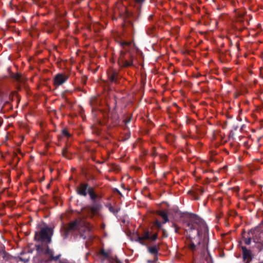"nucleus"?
<instances>
[{
    "label": "nucleus",
    "instance_id": "obj_1",
    "mask_svg": "<svg viewBox=\"0 0 263 263\" xmlns=\"http://www.w3.org/2000/svg\"><path fill=\"white\" fill-rule=\"evenodd\" d=\"M183 226L186 228L187 246L193 254L199 253L198 263H210L212 257L208 251L209 228L205 221L193 213L181 216Z\"/></svg>",
    "mask_w": 263,
    "mask_h": 263
},
{
    "label": "nucleus",
    "instance_id": "obj_2",
    "mask_svg": "<svg viewBox=\"0 0 263 263\" xmlns=\"http://www.w3.org/2000/svg\"><path fill=\"white\" fill-rule=\"evenodd\" d=\"M120 45L123 50L120 51V54L118 58V65L122 68L133 66L134 55L129 49L132 45L131 42L123 41L120 42Z\"/></svg>",
    "mask_w": 263,
    "mask_h": 263
},
{
    "label": "nucleus",
    "instance_id": "obj_3",
    "mask_svg": "<svg viewBox=\"0 0 263 263\" xmlns=\"http://www.w3.org/2000/svg\"><path fill=\"white\" fill-rule=\"evenodd\" d=\"M53 231L51 228L47 226L42 227L39 231L35 232L34 240L36 241L50 243Z\"/></svg>",
    "mask_w": 263,
    "mask_h": 263
},
{
    "label": "nucleus",
    "instance_id": "obj_4",
    "mask_svg": "<svg viewBox=\"0 0 263 263\" xmlns=\"http://www.w3.org/2000/svg\"><path fill=\"white\" fill-rule=\"evenodd\" d=\"M80 227H82L81 219H77L74 221H72L69 223L68 227H63L61 231V235L64 239H66L70 231H74L76 230H80Z\"/></svg>",
    "mask_w": 263,
    "mask_h": 263
},
{
    "label": "nucleus",
    "instance_id": "obj_5",
    "mask_svg": "<svg viewBox=\"0 0 263 263\" xmlns=\"http://www.w3.org/2000/svg\"><path fill=\"white\" fill-rule=\"evenodd\" d=\"M102 207V205L99 202L93 201L91 205L85 207L84 210L87 216L93 218L95 215L98 214Z\"/></svg>",
    "mask_w": 263,
    "mask_h": 263
},
{
    "label": "nucleus",
    "instance_id": "obj_6",
    "mask_svg": "<svg viewBox=\"0 0 263 263\" xmlns=\"http://www.w3.org/2000/svg\"><path fill=\"white\" fill-rule=\"evenodd\" d=\"M157 233H155L153 235H151V234L148 231H144L143 235L141 236H137V238L135 239V241L140 243L143 246H146V244L144 240H151L152 241H155L157 239Z\"/></svg>",
    "mask_w": 263,
    "mask_h": 263
},
{
    "label": "nucleus",
    "instance_id": "obj_7",
    "mask_svg": "<svg viewBox=\"0 0 263 263\" xmlns=\"http://www.w3.org/2000/svg\"><path fill=\"white\" fill-rule=\"evenodd\" d=\"M259 234L258 231L256 230H251L248 232L249 237L248 238H245L243 237V239L246 245H249L251 243V240L252 239L254 242H258L259 240L257 238V235Z\"/></svg>",
    "mask_w": 263,
    "mask_h": 263
},
{
    "label": "nucleus",
    "instance_id": "obj_8",
    "mask_svg": "<svg viewBox=\"0 0 263 263\" xmlns=\"http://www.w3.org/2000/svg\"><path fill=\"white\" fill-rule=\"evenodd\" d=\"M108 79L111 83H117L119 80V72L113 68L109 69L107 71Z\"/></svg>",
    "mask_w": 263,
    "mask_h": 263
},
{
    "label": "nucleus",
    "instance_id": "obj_9",
    "mask_svg": "<svg viewBox=\"0 0 263 263\" xmlns=\"http://www.w3.org/2000/svg\"><path fill=\"white\" fill-rule=\"evenodd\" d=\"M68 78V76L66 74L58 73L53 78V84L57 86L61 85L67 81Z\"/></svg>",
    "mask_w": 263,
    "mask_h": 263
},
{
    "label": "nucleus",
    "instance_id": "obj_10",
    "mask_svg": "<svg viewBox=\"0 0 263 263\" xmlns=\"http://www.w3.org/2000/svg\"><path fill=\"white\" fill-rule=\"evenodd\" d=\"M89 184L86 183H81L79 186L77 187V193L78 195L86 197L87 195L88 189H89Z\"/></svg>",
    "mask_w": 263,
    "mask_h": 263
},
{
    "label": "nucleus",
    "instance_id": "obj_11",
    "mask_svg": "<svg viewBox=\"0 0 263 263\" xmlns=\"http://www.w3.org/2000/svg\"><path fill=\"white\" fill-rule=\"evenodd\" d=\"M44 254H45L46 255H49V258L48 259V261H57L60 257H61V254H59L57 256H54V252L53 251L50 249L49 247L48 246V244H46L45 246V251L44 252Z\"/></svg>",
    "mask_w": 263,
    "mask_h": 263
},
{
    "label": "nucleus",
    "instance_id": "obj_12",
    "mask_svg": "<svg viewBox=\"0 0 263 263\" xmlns=\"http://www.w3.org/2000/svg\"><path fill=\"white\" fill-rule=\"evenodd\" d=\"M242 252V258L243 260L248 259L247 263H249L253 258V255L250 250L248 249L246 247H241Z\"/></svg>",
    "mask_w": 263,
    "mask_h": 263
},
{
    "label": "nucleus",
    "instance_id": "obj_13",
    "mask_svg": "<svg viewBox=\"0 0 263 263\" xmlns=\"http://www.w3.org/2000/svg\"><path fill=\"white\" fill-rule=\"evenodd\" d=\"M87 193L89 195L90 198L92 202L96 201L98 196L95 193L92 187H90L89 189H88Z\"/></svg>",
    "mask_w": 263,
    "mask_h": 263
},
{
    "label": "nucleus",
    "instance_id": "obj_14",
    "mask_svg": "<svg viewBox=\"0 0 263 263\" xmlns=\"http://www.w3.org/2000/svg\"><path fill=\"white\" fill-rule=\"evenodd\" d=\"M0 253L2 254V257L5 261H9L11 259L10 255L5 251V247L0 249Z\"/></svg>",
    "mask_w": 263,
    "mask_h": 263
},
{
    "label": "nucleus",
    "instance_id": "obj_15",
    "mask_svg": "<svg viewBox=\"0 0 263 263\" xmlns=\"http://www.w3.org/2000/svg\"><path fill=\"white\" fill-rule=\"evenodd\" d=\"M133 14L126 11L125 14V20L126 22L129 23V25L131 26L132 28H133V24L130 20V17L132 16Z\"/></svg>",
    "mask_w": 263,
    "mask_h": 263
},
{
    "label": "nucleus",
    "instance_id": "obj_16",
    "mask_svg": "<svg viewBox=\"0 0 263 263\" xmlns=\"http://www.w3.org/2000/svg\"><path fill=\"white\" fill-rule=\"evenodd\" d=\"M156 32V27L154 26L148 27L146 30L147 34L149 35L154 36Z\"/></svg>",
    "mask_w": 263,
    "mask_h": 263
},
{
    "label": "nucleus",
    "instance_id": "obj_17",
    "mask_svg": "<svg viewBox=\"0 0 263 263\" xmlns=\"http://www.w3.org/2000/svg\"><path fill=\"white\" fill-rule=\"evenodd\" d=\"M62 155L64 157H65L68 159H70L71 158V155L69 153L67 147H64L63 148L62 151Z\"/></svg>",
    "mask_w": 263,
    "mask_h": 263
},
{
    "label": "nucleus",
    "instance_id": "obj_18",
    "mask_svg": "<svg viewBox=\"0 0 263 263\" xmlns=\"http://www.w3.org/2000/svg\"><path fill=\"white\" fill-rule=\"evenodd\" d=\"M148 252L153 255H157L158 249L156 246L148 247Z\"/></svg>",
    "mask_w": 263,
    "mask_h": 263
},
{
    "label": "nucleus",
    "instance_id": "obj_19",
    "mask_svg": "<svg viewBox=\"0 0 263 263\" xmlns=\"http://www.w3.org/2000/svg\"><path fill=\"white\" fill-rule=\"evenodd\" d=\"M12 78L19 82H23L24 80V79L23 78L22 76L19 73H14L12 76Z\"/></svg>",
    "mask_w": 263,
    "mask_h": 263
},
{
    "label": "nucleus",
    "instance_id": "obj_20",
    "mask_svg": "<svg viewBox=\"0 0 263 263\" xmlns=\"http://www.w3.org/2000/svg\"><path fill=\"white\" fill-rule=\"evenodd\" d=\"M159 215L162 218V219L164 220L163 223L168 221V218L167 216V214L164 212V211H161L159 213Z\"/></svg>",
    "mask_w": 263,
    "mask_h": 263
},
{
    "label": "nucleus",
    "instance_id": "obj_21",
    "mask_svg": "<svg viewBox=\"0 0 263 263\" xmlns=\"http://www.w3.org/2000/svg\"><path fill=\"white\" fill-rule=\"evenodd\" d=\"M36 250L39 254L44 253L45 251V247L40 245H35Z\"/></svg>",
    "mask_w": 263,
    "mask_h": 263
},
{
    "label": "nucleus",
    "instance_id": "obj_22",
    "mask_svg": "<svg viewBox=\"0 0 263 263\" xmlns=\"http://www.w3.org/2000/svg\"><path fill=\"white\" fill-rule=\"evenodd\" d=\"M109 210L110 212L112 213L113 214H117L120 211V209L116 208L113 206L110 205V206L109 207Z\"/></svg>",
    "mask_w": 263,
    "mask_h": 263
},
{
    "label": "nucleus",
    "instance_id": "obj_23",
    "mask_svg": "<svg viewBox=\"0 0 263 263\" xmlns=\"http://www.w3.org/2000/svg\"><path fill=\"white\" fill-rule=\"evenodd\" d=\"M154 226L155 227L158 229H162V224L158 220H156L154 222Z\"/></svg>",
    "mask_w": 263,
    "mask_h": 263
},
{
    "label": "nucleus",
    "instance_id": "obj_24",
    "mask_svg": "<svg viewBox=\"0 0 263 263\" xmlns=\"http://www.w3.org/2000/svg\"><path fill=\"white\" fill-rule=\"evenodd\" d=\"M62 134L67 137V138H69L71 136V135L69 133V132L67 131L66 129H63L62 131Z\"/></svg>",
    "mask_w": 263,
    "mask_h": 263
},
{
    "label": "nucleus",
    "instance_id": "obj_25",
    "mask_svg": "<svg viewBox=\"0 0 263 263\" xmlns=\"http://www.w3.org/2000/svg\"><path fill=\"white\" fill-rule=\"evenodd\" d=\"M100 254L105 258L108 257V253L106 252L104 250H101L100 251Z\"/></svg>",
    "mask_w": 263,
    "mask_h": 263
},
{
    "label": "nucleus",
    "instance_id": "obj_26",
    "mask_svg": "<svg viewBox=\"0 0 263 263\" xmlns=\"http://www.w3.org/2000/svg\"><path fill=\"white\" fill-rule=\"evenodd\" d=\"M19 259L21 261L23 262L24 263H27L29 261V258H24L22 257H19Z\"/></svg>",
    "mask_w": 263,
    "mask_h": 263
},
{
    "label": "nucleus",
    "instance_id": "obj_27",
    "mask_svg": "<svg viewBox=\"0 0 263 263\" xmlns=\"http://www.w3.org/2000/svg\"><path fill=\"white\" fill-rule=\"evenodd\" d=\"M81 223L82 224V227H80V229H81V228L83 229L81 230V231H83V229H84V231H89V229L87 228L84 227V224H83V223L82 222V221H81ZM78 230L80 231L81 229Z\"/></svg>",
    "mask_w": 263,
    "mask_h": 263
},
{
    "label": "nucleus",
    "instance_id": "obj_28",
    "mask_svg": "<svg viewBox=\"0 0 263 263\" xmlns=\"http://www.w3.org/2000/svg\"><path fill=\"white\" fill-rule=\"evenodd\" d=\"M81 223L82 224V227H80V229H81V228L83 229L81 230V231H83V229H84V231H89V229L87 228L84 227V224H83V223L82 222V221H81ZM78 230L80 231L81 229Z\"/></svg>",
    "mask_w": 263,
    "mask_h": 263
},
{
    "label": "nucleus",
    "instance_id": "obj_29",
    "mask_svg": "<svg viewBox=\"0 0 263 263\" xmlns=\"http://www.w3.org/2000/svg\"><path fill=\"white\" fill-rule=\"evenodd\" d=\"M162 230V236L163 237H167L168 235H167V231L164 229H161Z\"/></svg>",
    "mask_w": 263,
    "mask_h": 263
},
{
    "label": "nucleus",
    "instance_id": "obj_30",
    "mask_svg": "<svg viewBox=\"0 0 263 263\" xmlns=\"http://www.w3.org/2000/svg\"><path fill=\"white\" fill-rule=\"evenodd\" d=\"M174 228H175V231L176 233H179V227H178L176 224L174 223L173 224Z\"/></svg>",
    "mask_w": 263,
    "mask_h": 263
},
{
    "label": "nucleus",
    "instance_id": "obj_31",
    "mask_svg": "<svg viewBox=\"0 0 263 263\" xmlns=\"http://www.w3.org/2000/svg\"><path fill=\"white\" fill-rule=\"evenodd\" d=\"M134 1L137 4H142L145 1V0H134Z\"/></svg>",
    "mask_w": 263,
    "mask_h": 263
},
{
    "label": "nucleus",
    "instance_id": "obj_32",
    "mask_svg": "<svg viewBox=\"0 0 263 263\" xmlns=\"http://www.w3.org/2000/svg\"><path fill=\"white\" fill-rule=\"evenodd\" d=\"M131 121V118H126L124 121L125 122V124H127L129 123Z\"/></svg>",
    "mask_w": 263,
    "mask_h": 263
},
{
    "label": "nucleus",
    "instance_id": "obj_33",
    "mask_svg": "<svg viewBox=\"0 0 263 263\" xmlns=\"http://www.w3.org/2000/svg\"><path fill=\"white\" fill-rule=\"evenodd\" d=\"M114 192L118 193L121 196H122V195L121 194V192L117 189H114Z\"/></svg>",
    "mask_w": 263,
    "mask_h": 263
},
{
    "label": "nucleus",
    "instance_id": "obj_34",
    "mask_svg": "<svg viewBox=\"0 0 263 263\" xmlns=\"http://www.w3.org/2000/svg\"><path fill=\"white\" fill-rule=\"evenodd\" d=\"M80 237L84 239H85L86 238V236L83 234H81Z\"/></svg>",
    "mask_w": 263,
    "mask_h": 263
},
{
    "label": "nucleus",
    "instance_id": "obj_35",
    "mask_svg": "<svg viewBox=\"0 0 263 263\" xmlns=\"http://www.w3.org/2000/svg\"><path fill=\"white\" fill-rule=\"evenodd\" d=\"M3 123V120L2 117H0V127L2 126Z\"/></svg>",
    "mask_w": 263,
    "mask_h": 263
},
{
    "label": "nucleus",
    "instance_id": "obj_36",
    "mask_svg": "<svg viewBox=\"0 0 263 263\" xmlns=\"http://www.w3.org/2000/svg\"><path fill=\"white\" fill-rule=\"evenodd\" d=\"M200 193L202 194L204 192V190L203 188H201L199 189Z\"/></svg>",
    "mask_w": 263,
    "mask_h": 263
},
{
    "label": "nucleus",
    "instance_id": "obj_37",
    "mask_svg": "<svg viewBox=\"0 0 263 263\" xmlns=\"http://www.w3.org/2000/svg\"><path fill=\"white\" fill-rule=\"evenodd\" d=\"M115 262L116 263H122L121 260L117 258L115 260Z\"/></svg>",
    "mask_w": 263,
    "mask_h": 263
},
{
    "label": "nucleus",
    "instance_id": "obj_38",
    "mask_svg": "<svg viewBox=\"0 0 263 263\" xmlns=\"http://www.w3.org/2000/svg\"><path fill=\"white\" fill-rule=\"evenodd\" d=\"M233 190L235 192H238L239 191L238 187H235L233 188Z\"/></svg>",
    "mask_w": 263,
    "mask_h": 263
},
{
    "label": "nucleus",
    "instance_id": "obj_39",
    "mask_svg": "<svg viewBox=\"0 0 263 263\" xmlns=\"http://www.w3.org/2000/svg\"><path fill=\"white\" fill-rule=\"evenodd\" d=\"M118 119V116H117V115H115V117H114V120L115 121H116V120H117V119Z\"/></svg>",
    "mask_w": 263,
    "mask_h": 263
},
{
    "label": "nucleus",
    "instance_id": "obj_40",
    "mask_svg": "<svg viewBox=\"0 0 263 263\" xmlns=\"http://www.w3.org/2000/svg\"><path fill=\"white\" fill-rule=\"evenodd\" d=\"M24 254V253H23V252H21V255H22V254Z\"/></svg>",
    "mask_w": 263,
    "mask_h": 263
}]
</instances>
